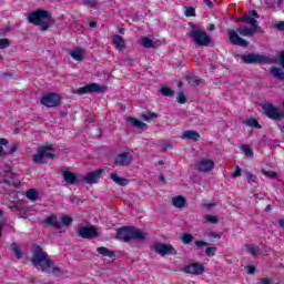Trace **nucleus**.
<instances>
[{
    "instance_id": "nucleus-1",
    "label": "nucleus",
    "mask_w": 284,
    "mask_h": 284,
    "mask_svg": "<svg viewBox=\"0 0 284 284\" xmlns=\"http://www.w3.org/2000/svg\"><path fill=\"white\" fill-rule=\"evenodd\" d=\"M31 262L37 270L47 272V274H68V271L54 266V262L50 260V255L39 245H33ZM50 267H52V270H50Z\"/></svg>"
},
{
    "instance_id": "nucleus-2",
    "label": "nucleus",
    "mask_w": 284,
    "mask_h": 284,
    "mask_svg": "<svg viewBox=\"0 0 284 284\" xmlns=\"http://www.w3.org/2000/svg\"><path fill=\"white\" fill-rule=\"evenodd\" d=\"M256 32H261L258 29H254V27H244L241 26L236 30L232 29L229 30V41L232 43V45H239L240 48H247L250 45V42H247L245 39L240 38L241 37H254Z\"/></svg>"
},
{
    "instance_id": "nucleus-3",
    "label": "nucleus",
    "mask_w": 284,
    "mask_h": 284,
    "mask_svg": "<svg viewBox=\"0 0 284 284\" xmlns=\"http://www.w3.org/2000/svg\"><path fill=\"white\" fill-rule=\"evenodd\" d=\"M27 19L29 23L33 26H40L43 32L50 29V24L54 23V19H52V13L48 10L37 9L27 14Z\"/></svg>"
},
{
    "instance_id": "nucleus-4",
    "label": "nucleus",
    "mask_w": 284,
    "mask_h": 284,
    "mask_svg": "<svg viewBox=\"0 0 284 284\" xmlns=\"http://www.w3.org/2000/svg\"><path fill=\"white\" fill-rule=\"evenodd\" d=\"M145 232L135 226H122L116 230L115 239L123 243H130V241H145Z\"/></svg>"
},
{
    "instance_id": "nucleus-5",
    "label": "nucleus",
    "mask_w": 284,
    "mask_h": 284,
    "mask_svg": "<svg viewBox=\"0 0 284 284\" xmlns=\"http://www.w3.org/2000/svg\"><path fill=\"white\" fill-rule=\"evenodd\" d=\"M189 34L191 37V41L200 48H205L212 43V38H210V36L196 24H192Z\"/></svg>"
},
{
    "instance_id": "nucleus-6",
    "label": "nucleus",
    "mask_w": 284,
    "mask_h": 284,
    "mask_svg": "<svg viewBox=\"0 0 284 284\" xmlns=\"http://www.w3.org/2000/svg\"><path fill=\"white\" fill-rule=\"evenodd\" d=\"M263 113L267 119L272 121H283L284 119V111L281 110L278 106L274 105L273 103L265 102L262 105Z\"/></svg>"
},
{
    "instance_id": "nucleus-7",
    "label": "nucleus",
    "mask_w": 284,
    "mask_h": 284,
    "mask_svg": "<svg viewBox=\"0 0 284 284\" xmlns=\"http://www.w3.org/2000/svg\"><path fill=\"white\" fill-rule=\"evenodd\" d=\"M241 59L243 63H246L248 65L261 64V63H272V58L265 54H260V53L242 54Z\"/></svg>"
},
{
    "instance_id": "nucleus-8",
    "label": "nucleus",
    "mask_w": 284,
    "mask_h": 284,
    "mask_svg": "<svg viewBox=\"0 0 284 284\" xmlns=\"http://www.w3.org/2000/svg\"><path fill=\"white\" fill-rule=\"evenodd\" d=\"M54 149L52 148V144L49 145H43L38 149V152L32 156L33 163H40L43 164L45 163L43 160L44 159H54Z\"/></svg>"
},
{
    "instance_id": "nucleus-9",
    "label": "nucleus",
    "mask_w": 284,
    "mask_h": 284,
    "mask_svg": "<svg viewBox=\"0 0 284 284\" xmlns=\"http://www.w3.org/2000/svg\"><path fill=\"white\" fill-rule=\"evenodd\" d=\"M40 103L45 108H58L61 103V95L57 93H47L41 98Z\"/></svg>"
},
{
    "instance_id": "nucleus-10",
    "label": "nucleus",
    "mask_w": 284,
    "mask_h": 284,
    "mask_svg": "<svg viewBox=\"0 0 284 284\" xmlns=\"http://www.w3.org/2000/svg\"><path fill=\"white\" fill-rule=\"evenodd\" d=\"M258 12L256 10H251L247 13H245L242 18H240L241 23H247L255 30H261V27H258Z\"/></svg>"
},
{
    "instance_id": "nucleus-11",
    "label": "nucleus",
    "mask_w": 284,
    "mask_h": 284,
    "mask_svg": "<svg viewBox=\"0 0 284 284\" xmlns=\"http://www.w3.org/2000/svg\"><path fill=\"white\" fill-rule=\"evenodd\" d=\"M154 253L160 254V256H176L178 252L174 246L165 243H158L153 246Z\"/></svg>"
},
{
    "instance_id": "nucleus-12",
    "label": "nucleus",
    "mask_w": 284,
    "mask_h": 284,
    "mask_svg": "<svg viewBox=\"0 0 284 284\" xmlns=\"http://www.w3.org/2000/svg\"><path fill=\"white\" fill-rule=\"evenodd\" d=\"M78 236L87 241H92L99 237V231L94 226H81L78 229Z\"/></svg>"
},
{
    "instance_id": "nucleus-13",
    "label": "nucleus",
    "mask_w": 284,
    "mask_h": 284,
    "mask_svg": "<svg viewBox=\"0 0 284 284\" xmlns=\"http://www.w3.org/2000/svg\"><path fill=\"white\" fill-rule=\"evenodd\" d=\"M108 90L106 87H101L99 83L87 84L75 91V94H90L92 92H98V94H103Z\"/></svg>"
},
{
    "instance_id": "nucleus-14",
    "label": "nucleus",
    "mask_w": 284,
    "mask_h": 284,
    "mask_svg": "<svg viewBox=\"0 0 284 284\" xmlns=\"http://www.w3.org/2000/svg\"><path fill=\"white\" fill-rule=\"evenodd\" d=\"M134 161V156L130 152H123L115 156L114 164L128 168Z\"/></svg>"
},
{
    "instance_id": "nucleus-15",
    "label": "nucleus",
    "mask_w": 284,
    "mask_h": 284,
    "mask_svg": "<svg viewBox=\"0 0 284 284\" xmlns=\"http://www.w3.org/2000/svg\"><path fill=\"white\" fill-rule=\"evenodd\" d=\"M195 170H197V172H212V170H214V161L202 158L195 162Z\"/></svg>"
},
{
    "instance_id": "nucleus-16",
    "label": "nucleus",
    "mask_w": 284,
    "mask_h": 284,
    "mask_svg": "<svg viewBox=\"0 0 284 284\" xmlns=\"http://www.w3.org/2000/svg\"><path fill=\"white\" fill-rule=\"evenodd\" d=\"M185 274H192L193 276H201L205 272V266L201 263H192L182 268Z\"/></svg>"
},
{
    "instance_id": "nucleus-17",
    "label": "nucleus",
    "mask_w": 284,
    "mask_h": 284,
    "mask_svg": "<svg viewBox=\"0 0 284 284\" xmlns=\"http://www.w3.org/2000/svg\"><path fill=\"white\" fill-rule=\"evenodd\" d=\"M101 174H103L102 169L92 171L88 173L87 176L83 178V181L84 183H89V185H92L93 183H98V181L101 179Z\"/></svg>"
},
{
    "instance_id": "nucleus-18",
    "label": "nucleus",
    "mask_w": 284,
    "mask_h": 284,
    "mask_svg": "<svg viewBox=\"0 0 284 284\" xmlns=\"http://www.w3.org/2000/svg\"><path fill=\"white\" fill-rule=\"evenodd\" d=\"M62 176H63L65 183H68V185H77V184L81 183V181H79V179H77V175L73 172L68 171L65 169H62Z\"/></svg>"
},
{
    "instance_id": "nucleus-19",
    "label": "nucleus",
    "mask_w": 284,
    "mask_h": 284,
    "mask_svg": "<svg viewBox=\"0 0 284 284\" xmlns=\"http://www.w3.org/2000/svg\"><path fill=\"white\" fill-rule=\"evenodd\" d=\"M126 121L128 123H131L133 128H136V130H148V124H145L144 122H142L136 118L129 116L126 118Z\"/></svg>"
},
{
    "instance_id": "nucleus-20",
    "label": "nucleus",
    "mask_w": 284,
    "mask_h": 284,
    "mask_svg": "<svg viewBox=\"0 0 284 284\" xmlns=\"http://www.w3.org/2000/svg\"><path fill=\"white\" fill-rule=\"evenodd\" d=\"M186 203H187V200H185V197L182 195H178L172 199L173 207H178L179 210L185 207Z\"/></svg>"
},
{
    "instance_id": "nucleus-21",
    "label": "nucleus",
    "mask_w": 284,
    "mask_h": 284,
    "mask_svg": "<svg viewBox=\"0 0 284 284\" xmlns=\"http://www.w3.org/2000/svg\"><path fill=\"white\" fill-rule=\"evenodd\" d=\"M140 119H142V121H146V123H150V121H154V119H159V115L158 113L146 110L141 113Z\"/></svg>"
},
{
    "instance_id": "nucleus-22",
    "label": "nucleus",
    "mask_w": 284,
    "mask_h": 284,
    "mask_svg": "<svg viewBox=\"0 0 284 284\" xmlns=\"http://www.w3.org/2000/svg\"><path fill=\"white\" fill-rule=\"evenodd\" d=\"M97 252L98 254H101V256H108V258H116V253L108 247L100 246L97 248Z\"/></svg>"
},
{
    "instance_id": "nucleus-23",
    "label": "nucleus",
    "mask_w": 284,
    "mask_h": 284,
    "mask_svg": "<svg viewBox=\"0 0 284 284\" xmlns=\"http://www.w3.org/2000/svg\"><path fill=\"white\" fill-rule=\"evenodd\" d=\"M270 74H272V77H274V79H276L277 81H284V71L278 67H273L270 70Z\"/></svg>"
},
{
    "instance_id": "nucleus-24",
    "label": "nucleus",
    "mask_w": 284,
    "mask_h": 284,
    "mask_svg": "<svg viewBox=\"0 0 284 284\" xmlns=\"http://www.w3.org/2000/svg\"><path fill=\"white\" fill-rule=\"evenodd\" d=\"M112 41L118 50H125V40H123V37L114 34Z\"/></svg>"
},
{
    "instance_id": "nucleus-25",
    "label": "nucleus",
    "mask_w": 284,
    "mask_h": 284,
    "mask_svg": "<svg viewBox=\"0 0 284 284\" xmlns=\"http://www.w3.org/2000/svg\"><path fill=\"white\" fill-rule=\"evenodd\" d=\"M47 225H51L52 227H55V230H61V222H59V219L55 215H51L45 220Z\"/></svg>"
},
{
    "instance_id": "nucleus-26",
    "label": "nucleus",
    "mask_w": 284,
    "mask_h": 284,
    "mask_svg": "<svg viewBox=\"0 0 284 284\" xmlns=\"http://www.w3.org/2000/svg\"><path fill=\"white\" fill-rule=\"evenodd\" d=\"M111 179L116 183L118 185H121L122 187H125L130 181L125 178H120L116 173H111Z\"/></svg>"
},
{
    "instance_id": "nucleus-27",
    "label": "nucleus",
    "mask_w": 284,
    "mask_h": 284,
    "mask_svg": "<svg viewBox=\"0 0 284 284\" xmlns=\"http://www.w3.org/2000/svg\"><path fill=\"white\" fill-rule=\"evenodd\" d=\"M141 45L143 48H159V42H154L152 39L144 37L141 40Z\"/></svg>"
},
{
    "instance_id": "nucleus-28",
    "label": "nucleus",
    "mask_w": 284,
    "mask_h": 284,
    "mask_svg": "<svg viewBox=\"0 0 284 284\" xmlns=\"http://www.w3.org/2000/svg\"><path fill=\"white\" fill-rule=\"evenodd\" d=\"M184 139H189V141H199L201 139V134L196 131H185L183 133Z\"/></svg>"
},
{
    "instance_id": "nucleus-29",
    "label": "nucleus",
    "mask_w": 284,
    "mask_h": 284,
    "mask_svg": "<svg viewBox=\"0 0 284 284\" xmlns=\"http://www.w3.org/2000/svg\"><path fill=\"white\" fill-rule=\"evenodd\" d=\"M245 247H246V251L248 252V254H251L253 256H258V254H261V247H258L254 244H246Z\"/></svg>"
},
{
    "instance_id": "nucleus-30",
    "label": "nucleus",
    "mask_w": 284,
    "mask_h": 284,
    "mask_svg": "<svg viewBox=\"0 0 284 284\" xmlns=\"http://www.w3.org/2000/svg\"><path fill=\"white\" fill-rule=\"evenodd\" d=\"M11 252H13V254L16 255L17 258H23V252L21 251V248L19 247L18 243H12L10 246Z\"/></svg>"
},
{
    "instance_id": "nucleus-31",
    "label": "nucleus",
    "mask_w": 284,
    "mask_h": 284,
    "mask_svg": "<svg viewBox=\"0 0 284 284\" xmlns=\"http://www.w3.org/2000/svg\"><path fill=\"white\" fill-rule=\"evenodd\" d=\"M26 196L29 199V201H37V199H39V192H37L34 189H29L26 192Z\"/></svg>"
},
{
    "instance_id": "nucleus-32",
    "label": "nucleus",
    "mask_w": 284,
    "mask_h": 284,
    "mask_svg": "<svg viewBox=\"0 0 284 284\" xmlns=\"http://www.w3.org/2000/svg\"><path fill=\"white\" fill-rule=\"evenodd\" d=\"M244 125H247L248 128H256L257 130H261V124H258V120L256 119H248L243 121Z\"/></svg>"
},
{
    "instance_id": "nucleus-33",
    "label": "nucleus",
    "mask_w": 284,
    "mask_h": 284,
    "mask_svg": "<svg viewBox=\"0 0 284 284\" xmlns=\"http://www.w3.org/2000/svg\"><path fill=\"white\" fill-rule=\"evenodd\" d=\"M70 55L72 57V59H74V61H83V51H82V49L71 51Z\"/></svg>"
},
{
    "instance_id": "nucleus-34",
    "label": "nucleus",
    "mask_w": 284,
    "mask_h": 284,
    "mask_svg": "<svg viewBox=\"0 0 284 284\" xmlns=\"http://www.w3.org/2000/svg\"><path fill=\"white\" fill-rule=\"evenodd\" d=\"M182 243H184V245H187L190 243H192V241H194V235L190 234V233H184L181 237Z\"/></svg>"
},
{
    "instance_id": "nucleus-35",
    "label": "nucleus",
    "mask_w": 284,
    "mask_h": 284,
    "mask_svg": "<svg viewBox=\"0 0 284 284\" xmlns=\"http://www.w3.org/2000/svg\"><path fill=\"white\" fill-rule=\"evenodd\" d=\"M240 150H242V152H244L245 156H247L248 159H252V156H254V151H252V149L247 145H242Z\"/></svg>"
},
{
    "instance_id": "nucleus-36",
    "label": "nucleus",
    "mask_w": 284,
    "mask_h": 284,
    "mask_svg": "<svg viewBox=\"0 0 284 284\" xmlns=\"http://www.w3.org/2000/svg\"><path fill=\"white\" fill-rule=\"evenodd\" d=\"M160 92L163 97H174V91L168 87H162Z\"/></svg>"
},
{
    "instance_id": "nucleus-37",
    "label": "nucleus",
    "mask_w": 284,
    "mask_h": 284,
    "mask_svg": "<svg viewBox=\"0 0 284 284\" xmlns=\"http://www.w3.org/2000/svg\"><path fill=\"white\" fill-rule=\"evenodd\" d=\"M186 80L190 85H201V80L196 75L187 77Z\"/></svg>"
},
{
    "instance_id": "nucleus-38",
    "label": "nucleus",
    "mask_w": 284,
    "mask_h": 284,
    "mask_svg": "<svg viewBox=\"0 0 284 284\" xmlns=\"http://www.w3.org/2000/svg\"><path fill=\"white\" fill-rule=\"evenodd\" d=\"M19 150V144H11L10 149L8 151H4L3 156H10V154H14Z\"/></svg>"
},
{
    "instance_id": "nucleus-39",
    "label": "nucleus",
    "mask_w": 284,
    "mask_h": 284,
    "mask_svg": "<svg viewBox=\"0 0 284 284\" xmlns=\"http://www.w3.org/2000/svg\"><path fill=\"white\" fill-rule=\"evenodd\" d=\"M216 246H210L205 250V255L212 258V256H216Z\"/></svg>"
},
{
    "instance_id": "nucleus-40",
    "label": "nucleus",
    "mask_w": 284,
    "mask_h": 284,
    "mask_svg": "<svg viewBox=\"0 0 284 284\" xmlns=\"http://www.w3.org/2000/svg\"><path fill=\"white\" fill-rule=\"evenodd\" d=\"M83 4L89 6L90 8H98V6H101L97 0H83Z\"/></svg>"
},
{
    "instance_id": "nucleus-41",
    "label": "nucleus",
    "mask_w": 284,
    "mask_h": 284,
    "mask_svg": "<svg viewBox=\"0 0 284 284\" xmlns=\"http://www.w3.org/2000/svg\"><path fill=\"white\" fill-rule=\"evenodd\" d=\"M184 14L185 17H196V10L193 7H187Z\"/></svg>"
},
{
    "instance_id": "nucleus-42",
    "label": "nucleus",
    "mask_w": 284,
    "mask_h": 284,
    "mask_svg": "<svg viewBox=\"0 0 284 284\" xmlns=\"http://www.w3.org/2000/svg\"><path fill=\"white\" fill-rule=\"evenodd\" d=\"M6 48H10V40L0 39V50H6Z\"/></svg>"
},
{
    "instance_id": "nucleus-43",
    "label": "nucleus",
    "mask_w": 284,
    "mask_h": 284,
    "mask_svg": "<svg viewBox=\"0 0 284 284\" xmlns=\"http://www.w3.org/2000/svg\"><path fill=\"white\" fill-rule=\"evenodd\" d=\"M61 223L62 225H72V217L68 216V215H64L62 219H61Z\"/></svg>"
},
{
    "instance_id": "nucleus-44",
    "label": "nucleus",
    "mask_w": 284,
    "mask_h": 284,
    "mask_svg": "<svg viewBox=\"0 0 284 284\" xmlns=\"http://www.w3.org/2000/svg\"><path fill=\"white\" fill-rule=\"evenodd\" d=\"M205 220H206L209 223H213V224L219 223V217H217L216 215H206V216H205Z\"/></svg>"
},
{
    "instance_id": "nucleus-45",
    "label": "nucleus",
    "mask_w": 284,
    "mask_h": 284,
    "mask_svg": "<svg viewBox=\"0 0 284 284\" xmlns=\"http://www.w3.org/2000/svg\"><path fill=\"white\" fill-rule=\"evenodd\" d=\"M187 99H185V93L183 92H180L179 95H178V103H186Z\"/></svg>"
},
{
    "instance_id": "nucleus-46",
    "label": "nucleus",
    "mask_w": 284,
    "mask_h": 284,
    "mask_svg": "<svg viewBox=\"0 0 284 284\" xmlns=\"http://www.w3.org/2000/svg\"><path fill=\"white\" fill-rule=\"evenodd\" d=\"M278 64L281 65L282 70H284V51H281L278 54Z\"/></svg>"
},
{
    "instance_id": "nucleus-47",
    "label": "nucleus",
    "mask_w": 284,
    "mask_h": 284,
    "mask_svg": "<svg viewBox=\"0 0 284 284\" xmlns=\"http://www.w3.org/2000/svg\"><path fill=\"white\" fill-rule=\"evenodd\" d=\"M245 272L246 274H254V272H256V266L254 265L245 266Z\"/></svg>"
},
{
    "instance_id": "nucleus-48",
    "label": "nucleus",
    "mask_w": 284,
    "mask_h": 284,
    "mask_svg": "<svg viewBox=\"0 0 284 284\" xmlns=\"http://www.w3.org/2000/svg\"><path fill=\"white\" fill-rule=\"evenodd\" d=\"M201 207H204L205 210H212V207H216V203H202Z\"/></svg>"
},
{
    "instance_id": "nucleus-49",
    "label": "nucleus",
    "mask_w": 284,
    "mask_h": 284,
    "mask_svg": "<svg viewBox=\"0 0 284 284\" xmlns=\"http://www.w3.org/2000/svg\"><path fill=\"white\" fill-rule=\"evenodd\" d=\"M195 245H196V247H207L210 245V243H207L205 241H195Z\"/></svg>"
},
{
    "instance_id": "nucleus-50",
    "label": "nucleus",
    "mask_w": 284,
    "mask_h": 284,
    "mask_svg": "<svg viewBox=\"0 0 284 284\" xmlns=\"http://www.w3.org/2000/svg\"><path fill=\"white\" fill-rule=\"evenodd\" d=\"M70 201H71V203H75V205H81V203H83V202H81V200H79V197H77L74 195L70 197Z\"/></svg>"
},
{
    "instance_id": "nucleus-51",
    "label": "nucleus",
    "mask_w": 284,
    "mask_h": 284,
    "mask_svg": "<svg viewBox=\"0 0 284 284\" xmlns=\"http://www.w3.org/2000/svg\"><path fill=\"white\" fill-rule=\"evenodd\" d=\"M276 30L284 32V21H280L275 24Z\"/></svg>"
},
{
    "instance_id": "nucleus-52",
    "label": "nucleus",
    "mask_w": 284,
    "mask_h": 284,
    "mask_svg": "<svg viewBox=\"0 0 284 284\" xmlns=\"http://www.w3.org/2000/svg\"><path fill=\"white\" fill-rule=\"evenodd\" d=\"M241 172H242V170L237 166L235 172L232 174V178L236 179V178L241 176Z\"/></svg>"
},
{
    "instance_id": "nucleus-53",
    "label": "nucleus",
    "mask_w": 284,
    "mask_h": 284,
    "mask_svg": "<svg viewBox=\"0 0 284 284\" xmlns=\"http://www.w3.org/2000/svg\"><path fill=\"white\" fill-rule=\"evenodd\" d=\"M246 180L247 181H256V176H254V174H252V173H246Z\"/></svg>"
},
{
    "instance_id": "nucleus-54",
    "label": "nucleus",
    "mask_w": 284,
    "mask_h": 284,
    "mask_svg": "<svg viewBox=\"0 0 284 284\" xmlns=\"http://www.w3.org/2000/svg\"><path fill=\"white\" fill-rule=\"evenodd\" d=\"M163 152H168V150H172V143H165L164 145H163Z\"/></svg>"
},
{
    "instance_id": "nucleus-55",
    "label": "nucleus",
    "mask_w": 284,
    "mask_h": 284,
    "mask_svg": "<svg viewBox=\"0 0 284 284\" xmlns=\"http://www.w3.org/2000/svg\"><path fill=\"white\" fill-rule=\"evenodd\" d=\"M209 236L211 239H221V234H219V233H210Z\"/></svg>"
},
{
    "instance_id": "nucleus-56",
    "label": "nucleus",
    "mask_w": 284,
    "mask_h": 284,
    "mask_svg": "<svg viewBox=\"0 0 284 284\" xmlns=\"http://www.w3.org/2000/svg\"><path fill=\"white\" fill-rule=\"evenodd\" d=\"M261 284H272V280L271 278H262Z\"/></svg>"
},
{
    "instance_id": "nucleus-57",
    "label": "nucleus",
    "mask_w": 284,
    "mask_h": 284,
    "mask_svg": "<svg viewBox=\"0 0 284 284\" xmlns=\"http://www.w3.org/2000/svg\"><path fill=\"white\" fill-rule=\"evenodd\" d=\"M1 145H8V139L1 138L0 139V146Z\"/></svg>"
},
{
    "instance_id": "nucleus-58",
    "label": "nucleus",
    "mask_w": 284,
    "mask_h": 284,
    "mask_svg": "<svg viewBox=\"0 0 284 284\" xmlns=\"http://www.w3.org/2000/svg\"><path fill=\"white\" fill-rule=\"evenodd\" d=\"M207 30H209L210 32H212V31L216 30V27H215L214 24H209V26H207Z\"/></svg>"
},
{
    "instance_id": "nucleus-59",
    "label": "nucleus",
    "mask_w": 284,
    "mask_h": 284,
    "mask_svg": "<svg viewBox=\"0 0 284 284\" xmlns=\"http://www.w3.org/2000/svg\"><path fill=\"white\" fill-rule=\"evenodd\" d=\"M264 174H265L266 176H274L275 173L272 172V171H265Z\"/></svg>"
},
{
    "instance_id": "nucleus-60",
    "label": "nucleus",
    "mask_w": 284,
    "mask_h": 284,
    "mask_svg": "<svg viewBox=\"0 0 284 284\" xmlns=\"http://www.w3.org/2000/svg\"><path fill=\"white\" fill-rule=\"evenodd\" d=\"M204 3H205V6H207L209 8H212V0H205Z\"/></svg>"
},
{
    "instance_id": "nucleus-61",
    "label": "nucleus",
    "mask_w": 284,
    "mask_h": 284,
    "mask_svg": "<svg viewBox=\"0 0 284 284\" xmlns=\"http://www.w3.org/2000/svg\"><path fill=\"white\" fill-rule=\"evenodd\" d=\"M89 27H90V28H95V27H97V21H91V22L89 23Z\"/></svg>"
},
{
    "instance_id": "nucleus-62",
    "label": "nucleus",
    "mask_w": 284,
    "mask_h": 284,
    "mask_svg": "<svg viewBox=\"0 0 284 284\" xmlns=\"http://www.w3.org/2000/svg\"><path fill=\"white\" fill-rule=\"evenodd\" d=\"M264 212H272V205H267L265 209H264Z\"/></svg>"
},
{
    "instance_id": "nucleus-63",
    "label": "nucleus",
    "mask_w": 284,
    "mask_h": 284,
    "mask_svg": "<svg viewBox=\"0 0 284 284\" xmlns=\"http://www.w3.org/2000/svg\"><path fill=\"white\" fill-rule=\"evenodd\" d=\"M278 224H280V227H283V229H284V220H283V219H281V220L278 221Z\"/></svg>"
},
{
    "instance_id": "nucleus-64",
    "label": "nucleus",
    "mask_w": 284,
    "mask_h": 284,
    "mask_svg": "<svg viewBox=\"0 0 284 284\" xmlns=\"http://www.w3.org/2000/svg\"><path fill=\"white\" fill-rule=\"evenodd\" d=\"M3 154H4L3 146L0 145V156H3Z\"/></svg>"
}]
</instances>
